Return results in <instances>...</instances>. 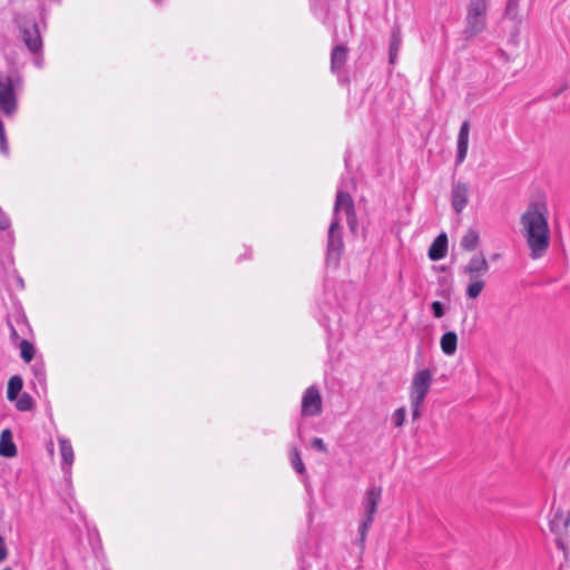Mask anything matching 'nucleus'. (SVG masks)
I'll list each match as a JSON object with an SVG mask.
<instances>
[{
	"label": "nucleus",
	"instance_id": "obj_1",
	"mask_svg": "<svg viewBox=\"0 0 570 570\" xmlns=\"http://www.w3.org/2000/svg\"><path fill=\"white\" fill-rule=\"evenodd\" d=\"M521 234L530 249V257L539 259L546 255L550 246V228L548 209L543 203L529 204L520 217Z\"/></svg>",
	"mask_w": 570,
	"mask_h": 570
},
{
	"label": "nucleus",
	"instance_id": "obj_2",
	"mask_svg": "<svg viewBox=\"0 0 570 570\" xmlns=\"http://www.w3.org/2000/svg\"><path fill=\"white\" fill-rule=\"evenodd\" d=\"M342 212L346 215V222L351 232L355 233L357 220L354 202L348 193L338 190L334 204V217L327 236V261H333L335 264H337L344 247L338 218Z\"/></svg>",
	"mask_w": 570,
	"mask_h": 570
},
{
	"label": "nucleus",
	"instance_id": "obj_3",
	"mask_svg": "<svg viewBox=\"0 0 570 570\" xmlns=\"http://www.w3.org/2000/svg\"><path fill=\"white\" fill-rule=\"evenodd\" d=\"M22 87L19 75L0 73V110L4 116L11 117L18 109L17 91Z\"/></svg>",
	"mask_w": 570,
	"mask_h": 570
},
{
	"label": "nucleus",
	"instance_id": "obj_4",
	"mask_svg": "<svg viewBox=\"0 0 570 570\" xmlns=\"http://www.w3.org/2000/svg\"><path fill=\"white\" fill-rule=\"evenodd\" d=\"M487 0H470L466 9L464 36L472 39L485 30L487 27Z\"/></svg>",
	"mask_w": 570,
	"mask_h": 570
},
{
	"label": "nucleus",
	"instance_id": "obj_5",
	"mask_svg": "<svg viewBox=\"0 0 570 570\" xmlns=\"http://www.w3.org/2000/svg\"><path fill=\"white\" fill-rule=\"evenodd\" d=\"M382 497V488L381 487H371L364 494L362 507L364 510V515L362 522L358 528L360 533V544L362 550L364 549L365 540L367 532L373 523L374 515L377 511L379 503Z\"/></svg>",
	"mask_w": 570,
	"mask_h": 570
},
{
	"label": "nucleus",
	"instance_id": "obj_6",
	"mask_svg": "<svg viewBox=\"0 0 570 570\" xmlns=\"http://www.w3.org/2000/svg\"><path fill=\"white\" fill-rule=\"evenodd\" d=\"M433 381V372L423 368L414 373L410 385V400L425 401Z\"/></svg>",
	"mask_w": 570,
	"mask_h": 570
},
{
	"label": "nucleus",
	"instance_id": "obj_7",
	"mask_svg": "<svg viewBox=\"0 0 570 570\" xmlns=\"http://www.w3.org/2000/svg\"><path fill=\"white\" fill-rule=\"evenodd\" d=\"M323 411V401L318 389L314 385L307 387L302 397V415L316 416Z\"/></svg>",
	"mask_w": 570,
	"mask_h": 570
},
{
	"label": "nucleus",
	"instance_id": "obj_8",
	"mask_svg": "<svg viewBox=\"0 0 570 570\" xmlns=\"http://www.w3.org/2000/svg\"><path fill=\"white\" fill-rule=\"evenodd\" d=\"M19 31L22 41L28 50L32 53H38L42 49V39L35 21L23 22L19 24Z\"/></svg>",
	"mask_w": 570,
	"mask_h": 570
},
{
	"label": "nucleus",
	"instance_id": "obj_9",
	"mask_svg": "<svg viewBox=\"0 0 570 570\" xmlns=\"http://www.w3.org/2000/svg\"><path fill=\"white\" fill-rule=\"evenodd\" d=\"M470 199V185L463 181L452 184L451 206L455 214H461Z\"/></svg>",
	"mask_w": 570,
	"mask_h": 570
},
{
	"label": "nucleus",
	"instance_id": "obj_10",
	"mask_svg": "<svg viewBox=\"0 0 570 570\" xmlns=\"http://www.w3.org/2000/svg\"><path fill=\"white\" fill-rule=\"evenodd\" d=\"M489 263L482 253L473 255L463 267V273L469 278H482L489 272Z\"/></svg>",
	"mask_w": 570,
	"mask_h": 570
},
{
	"label": "nucleus",
	"instance_id": "obj_11",
	"mask_svg": "<svg viewBox=\"0 0 570 570\" xmlns=\"http://www.w3.org/2000/svg\"><path fill=\"white\" fill-rule=\"evenodd\" d=\"M470 121L464 120L460 127L456 142V165L462 164L468 155L469 149Z\"/></svg>",
	"mask_w": 570,
	"mask_h": 570
},
{
	"label": "nucleus",
	"instance_id": "obj_12",
	"mask_svg": "<svg viewBox=\"0 0 570 570\" xmlns=\"http://www.w3.org/2000/svg\"><path fill=\"white\" fill-rule=\"evenodd\" d=\"M569 524L570 512H567L560 508L556 509L549 522L550 530L557 535H562L568 530Z\"/></svg>",
	"mask_w": 570,
	"mask_h": 570
},
{
	"label": "nucleus",
	"instance_id": "obj_13",
	"mask_svg": "<svg viewBox=\"0 0 570 570\" xmlns=\"http://www.w3.org/2000/svg\"><path fill=\"white\" fill-rule=\"evenodd\" d=\"M347 60V48L343 45L335 46L331 55V70L334 73H340Z\"/></svg>",
	"mask_w": 570,
	"mask_h": 570
},
{
	"label": "nucleus",
	"instance_id": "obj_14",
	"mask_svg": "<svg viewBox=\"0 0 570 570\" xmlns=\"http://www.w3.org/2000/svg\"><path fill=\"white\" fill-rule=\"evenodd\" d=\"M448 252V237L444 233L440 234L429 248V258L440 261L445 257Z\"/></svg>",
	"mask_w": 570,
	"mask_h": 570
},
{
	"label": "nucleus",
	"instance_id": "obj_15",
	"mask_svg": "<svg viewBox=\"0 0 570 570\" xmlns=\"http://www.w3.org/2000/svg\"><path fill=\"white\" fill-rule=\"evenodd\" d=\"M17 454V446L12 441L10 430L6 429L0 434V455L12 458Z\"/></svg>",
	"mask_w": 570,
	"mask_h": 570
},
{
	"label": "nucleus",
	"instance_id": "obj_16",
	"mask_svg": "<svg viewBox=\"0 0 570 570\" xmlns=\"http://www.w3.org/2000/svg\"><path fill=\"white\" fill-rule=\"evenodd\" d=\"M440 346L442 352L448 355L452 356L455 354L458 348V335L453 331L445 332L441 340H440Z\"/></svg>",
	"mask_w": 570,
	"mask_h": 570
},
{
	"label": "nucleus",
	"instance_id": "obj_17",
	"mask_svg": "<svg viewBox=\"0 0 570 570\" xmlns=\"http://www.w3.org/2000/svg\"><path fill=\"white\" fill-rule=\"evenodd\" d=\"M402 43L401 29L394 27L391 36L390 49H389V62L394 65Z\"/></svg>",
	"mask_w": 570,
	"mask_h": 570
},
{
	"label": "nucleus",
	"instance_id": "obj_18",
	"mask_svg": "<svg viewBox=\"0 0 570 570\" xmlns=\"http://www.w3.org/2000/svg\"><path fill=\"white\" fill-rule=\"evenodd\" d=\"M479 243H480V235H479V233L475 229L470 228L462 236L461 242H460V246L465 252H473L479 246Z\"/></svg>",
	"mask_w": 570,
	"mask_h": 570
},
{
	"label": "nucleus",
	"instance_id": "obj_19",
	"mask_svg": "<svg viewBox=\"0 0 570 570\" xmlns=\"http://www.w3.org/2000/svg\"><path fill=\"white\" fill-rule=\"evenodd\" d=\"M60 454L62 458V469L67 466L70 469L73 462V449L69 440L65 438L59 439Z\"/></svg>",
	"mask_w": 570,
	"mask_h": 570
},
{
	"label": "nucleus",
	"instance_id": "obj_20",
	"mask_svg": "<svg viewBox=\"0 0 570 570\" xmlns=\"http://www.w3.org/2000/svg\"><path fill=\"white\" fill-rule=\"evenodd\" d=\"M22 385V379L18 375H14L9 380L7 389V397L9 401H14L18 397Z\"/></svg>",
	"mask_w": 570,
	"mask_h": 570
},
{
	"label": "nucleus",
	"instance_id": "obj_21",
	"mask_svg": "<svg viewBox=\"0 0 570 570\" xmlns=\"http://www.w3.org/2000/svg\"><path fill=\"white\" fill-rule=\"evenodd\" d=\"M485 282L482 278H470V284L466 287V295L469 298H476L484 289Z\"/></svg>",
	"mask_w": 570,
	"mask_h": 570
},
{
	"label": "nucleus",
	"instance_id": "obj_22",
	"mask_svg": "<svg viewBox=\"0 0 570 570\" xmlns=\"http://www.w3.org/2000/svg\"><path fill=\"white\" fill-rule=\"evenodd\" d=\"M20 354L24 362L29 363L35 356V347L27 340H22L20 343Z\"/></svg>",
	"mask_w": 570,
	"mask_h": 570
},
{
	"label": "nucleus",
	"instance_id": "obj_23",
	"mask_svg": "<svg viewBox=\"0 0 570 570\" xmlns=\"http://www.w3.org/2000/svg\"><path fill=\"white\" fill-rule=\"evenodd\" d=\"M291 462L294 468V470L302 474L305 472V465L301 459L299 452L296 448H293L291 451Z\"/></svg>",
	"mask_w": 570,
	"mask_h": 570
},
{
	"label": "nucleus",
	"instance_id": "obj_24",
	"mask_svg": "<svg viewBox=\"0 0 570 570\" xmlns=\"http://www.w3.org/2000/svg\"><path fill=\"white\" fill-rule=\"evenodd\" d=\"M519 2L520 0H508L505 7V16L511 20H518L519 18Z\"/></svg>",
	"mask_w": 570,
	"mask_h": 570
},
{
	"label": "nucleus",
	"instance_id": "obj_25",
	"mask_svg": "<svg viewBox=\"0 0 570 570\" xmlns=\"http://www.w3.org/2000/svg\"><path fill=\"white\" fill-rule=\"evenodd\" d=\"M16 406L19 411H29L32 407V399L28 394H22L16 399Z\"/></svg>",
	"mask_w": 570,
	"mask_h": 570
},
{
	"label": "nucleus",
	"instance_id": "obj_26",
	"mask_svg": "<svg viewBox=\"0 0 570 570\" xmlns=\"http://www.w3.org/2000/svg\"><path fill=\"white\" fill-rule=\"evenodd\" d=\"M405 417H406V410L405 407H399L394 411V413L392 414V421H393V424L396 426V428H401L403 426L404 422H405Z\"/></svg>",
	"mask_w": 570,
	"mask_h": 570
},
{
	"label": "nucleus",
	"instance_id": "obj_27",
	"mask_svg": "<svg viewBox=\"0 0 570 570\" xmlns=\"http://www.w3.org/2000/svg\"><path fill=\"white\" fill-rule=\"evenodd\" d=\"M411 402V407H412V419L413 420H417L421 414H422V406L424 404L423 401H417V400H410Z\"/></svg>",
	"mask_w": 570,
	"mask_h": 570
},
{
	"label": "nucleus",
	"instance_id": "obj_28",
	"mask_svg": "<svg viewBox=\"0 0 570 570\" xmlns=\"http://www.w3.org/2000/svg\"><path fill=\"white\" fill-rule=\"evenodd\" d=\"M431 308L433 311V315L436 318H441L444 315V308L441 302L435 301L431 304Z\"/></svg>",
	"mask_w": 570,
	"mask_h": 570
},
{
	"label": "nucleus",
	"instance_id": "obj_29",
	"mask_svg": "<svg viewBox=\"0 0 570 570\" xmlns=\"http://www.w3.org/2000/svg\"><path fill=\"white\" fill-rule=\"evenodd\" d=\"M312 446L320 452H323V453L327 452L326 444L324 443L323 439H321V438H314L312 440Z\"/></svg>",
	"mask_w": 570,
	"mask_h": 570
},
{
	"label": "nucleus",
	"instance_id": "obj_30",
	"mask_svg": "<svg viewBox=\"0 0 570 570\" xmlns=\"http://www.w3.org/2000/svg\"><path fill=\"white\" fill-rule=\"evenodd\" d=\"M10 227V218L0 207V229L6 230Z\"/></svg>",
	"mask_w": 570,
	"mask_h": 570
},
{
	"label": "nucleus",
	"instance_id": "obj_31",
	"mask_svg": "<svg viewBox=\"0 0 570 570\" xmlns=\"http://www.w3.org/2000/svg\"><path fill=\"white\" fill-rule=\"evenodd\" d=\"M8 557V550L4 539L0 535V562L4 561Z\"/></svg>",
	"mask_w": 570,
	"mask_h": 570
},
{
	"label": "nucleus",
	"instance_id": "obj_32",
	"mask_svg": "<svg viewBox=\"0 0 570 570\" xmlns=\"http://www.w3.org/2000/svg\"><path fill=\"white\" fill-rule=\"evenodd\" d=\"M556 542H557V546L559 549H561L562 551H566V544H564L561 535H558Z\"/></svg>",
	"mask_w": 570,
	"mask_h": 570
},
{
	"label": "nucleus",
	"instance_id": "obj_33",
	"mask_svg": "<svg viewBox=\"0 0 570 570\" xmlns=\"http://www.w3.org/2000/svg\"><path fill=\"white\" fill-rule=\"evenodd\" d=\"M35 65H36L38 68H42V65H43L42 58H36V60H35Z\"/></svg>",
	"mask_w": 570,
	"mask_h": 570
},
{
	"label": "nucleus",
	"instance_id": "obj_34",
	"mask_svg": "<svg viewBox=\"0 0 570 570\" xmlns=\"http://www.w3.org/2000/svg\"><path fill=\"white\" fill-rule=\"evenodd\" d=\"M156 3H160V0H154Z\"/></svg>",
	"mask_w": 570,
	"mask_h": 570
},
{
	"label": "nucleus",
	"instance_id": "obj_35",
	"mask_svg": "<svg viewBox=\"0 0 570 570\" xmlns=\"http://www.w3.org/2000/svg\"><path fill=\"white\" fill-rule=\"evenodd\" d=\"M3 570H11V569H10V568H6V569H3Z\"/></svg>",
	"mask_w": 570,
	"mask_h": 570
}]
</instances>
